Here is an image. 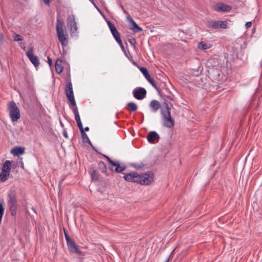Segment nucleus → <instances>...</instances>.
Listing matches in <instances>:
<instances>
[{
    "mask_svg": "<svg viewBox=\"0 0 262 262\" xmlns=\"http://www.w3.org/2000/svg\"><path fill=\"white\" fill-rule=\"evenodd\" d=\"M123 178L128 182L148 185L154 180V173L152 171H148L142 174H139L137 172H133L124 174Z\"/></svg>",
    "mask_w": 262,
    "mask_h": 262,
    "instance_id": "1",
    "label": "nucleus"
},
{
    "mask_svg": "<svg viewBox=\"0 0 262 262\" xmlns=\"http://www.w3.org/2000/svg\"><path fill=\"white\" fill-rule=\"evenodd\" d=\"M7 204L10 214L12 216H15L18 207V200L15 190L11 189L7 194Z\"/></svg>",
    "mask_w": 262,
    "mask_h": 262,
    "instance_id": "2",
    "label": "nucleus"
},
{
    "mask_svg": "<svg viewBox=\"0 0 262 262\" xmlns=\"http://www.w3.org/2000/svg\"><path fill=\"white\" fill-rule=\"evenodd\" d=\"M207 71L209 78L212 81L223 82L226 79L225 76L223 74L219 67H209Z\"/></svg>",
    "mask_w": 262,
    "mask_h": 262,
    "instance_id": "3",
    "label": "nucleus"
},
{
    "mask_svg": "<svg viewBox=\"0 0 262 262\" xmlns=\"http://www.w3.org/2000/svg\"><path fill=\"white\" fill-rule=\"evenodd\" d=\"M64 21L60 20L58 18L57 19L56 28L58 40L61 43L62 47L66 46L68 44V40L67 35L64 34L63 27L64 26Z\"/></svg>",
    "mask_w": 262,
    "mask_h": 262,
    "instance_id": "4",
    "label": "nucleus"
},
{
    "mask_svg": "<svg viewBox=\"0 0 262 262\" xmlns=\"http://www.w3.org/2000/svg\"><path fill=\"white\" fill-rule=\"evenodd\" d=\"M8 108L12 121H17L20 117V111L14 101L9 102Z\"/></svg>",
    "mask_w": 262,
    "mask_h": 262,
    "instance_id": "5",
    "label": "nucleus"
},
{
    "mask_svg": "<svg viewBox=\"0 0 262 262\" xmlns=\"http://www.w3.org/2000/svg\"><path fill=\"white\" fill-rule=\"evenodd\" d=\"M103 156L107 159V161L111 164V167L110 168L111 170L114 171L117 173H120L125 169L126 166L124 164H120L119 162L113 161L106 155H103Z\"/></svg>",
    "mask_w": 262,
    "mask_h": 262,
    "instance_id": "6",
    "label": "nucleus"
},
{
    "mask_svg": "<svg viewBox=\"0 0 262 262\" xmlns=\"http://www.w3.org/2000/svg\"><path fill=\"white\" fill-rule=\"evenodd\" d=\"M227 21L214 20L208 21L206 23V26L209 28L213 29H226L227 27Z\"/></svg>",
    "mask_w": 262,
    "mask_h": 262,
    "instance_id": "7",
    "label": "nucleus"
},
{
    "mask_svg": "<svg viewBox=\"0 0 262 262\" xmlns=\"http://www.w3.org/2000/svg\"><path fill=\"white\" fill-rule=\"evenodd\" d=\"M213 9L216 12H228L231 11L232 7L222 3H218L212 6Z\"/></svg>",
    "mask_w": 262,
    "mask_h": 262,
    "instance_id": "8",
    "label": "nucleus"
},
{
    "mask_svg": "<svg viewBox=\"0 0 262 262\" xmlns=\"http://www.w3.org/2000/svg\"><path fill=\"white\" fill-rule=\"evenodd\" d=\"M133 94L134 97L138 100L144 99L146 95V91L143 88H138L133 90Z\"/></svg>",
    "mask_w": 262,
    "mask_h": 262,
    "instance_id": "9",
    "label": "nucleus"
},
{
    "mask_svg": "<svg viewBox=\"0 0 262 262\" xmlns=\"http://www.w3.org/2000/svg\"><path fill=\"white\" fill-rule=\"evenodd\" d=\"M68 248L69 251L71 254H75L78 256L80 262H83V256L85 255L83 251L79 249L78 247H68Z\"/></svg>",
    "mask_w": 262,
    "mask_h": 262,
    "instance_id": "10",
    "label": "nucleus"
},
{
    "mask_svg": "<svg viewBox=\"0 0 262 262\" xmlns=\"http://www.w3.org/2000/svg\"><path fill=\"white\" fill-rule=\"evenodd\" d=\"M147 139L148 142L154 144L159 142L160 136L156 132L151 131L148 134Z\"/></svg>",
    "mask_w": 262,
    "mask_h": 262,
    "instance_id": "11",
    "label": "nucleus"
},
{
    "mask_svg": "<svg viewBox=\"0 0 262 262\" xmlns=\"http://www.w3.org/2000/svg\"><path fill=\"white\" fill-rule=\"evenodd\" d=\"M26 55L35 67L39 66V62L38 58L36 56L33 55L32 48H31L30 50L26 52Z\"/></svg>",
    "mask_w": 262,
    "mask_h": 262,
    "instance_id": "12",
    "label": "nucleus"
},
{
    "mask_svg": "<svg viewBox=\"0 0 262 262\" xmlns=\"http://www.w3.org/2000/svg\"><path fill=\"white\" fill-rule=\"evenodd\" d=\"M162 119L163 126L168 128H171L174 126L175 121L171 116L167 117L165 116V117H162Z\"/></svg>",
    "mask_w": 262,
    "mask_h": 262,
    "instance_id": "13",
    "label": "nucleus"
},
{
    "mask_svg": "<svg viewBox=\"0 0 262 262\" xmlns=\"http://www.w3.org/2000/svg\"><path fill=\"white\" fill-rule=\"evenodd\" d=\"M127 18L131 25L130 29L132 30L134 32L138 33L142 31V29L130 16H128Z\"/></svg>",
    "mask_w": 262,
    "mask_h": 262,
    "instance_id": "14",
    "label": "nucleus"
},
{
    "mask_svg": "<svg viewBox=\"0 0 262 262\" xmlns=\"http://www.w3.org/2000/svg\"><path fill=\"white\" fill-rule=\"evenodd\" d=\"M163 106L164 108H162L161 110V113L162 117H165V116H166L167 117L171 116L170 112L171 108L168 104L166 102H164Z\"/></svg>",
    "mask_w": 262,
    "mask_h": 262,
    "instance_id": "15",
    "label": "nucleus"
},
{
    "mask_svg": "<svg viewBox=\"0 0 262 262\" xmlns=\"http://www.w3.org/2000/svg\"><path fill=\"white\" fill-rule=\"evenodd\" d=\"M65 92L68 97H71V96H74L72 84L71 81H69L65 88Z\"/></svg>",
    "mask_w": 262,
    "mask_h": 262,
    "instance_id": "16",
    "label": "nucleus"
},
{
    "mask_svg": "<svg viewBox=\"0 0 262 262\" xmlns=\"http://www.w3.org/2000/svg\"><path fill=\"white\" fill-rule=\"evenodd\" d=\"M25 152V148L23 147H15L11 149V153L14 156H19L22 155Z\"/></svg>",
    "mask_w": 262,
    "mask_h": 262,
    "instance_id": "17",
    "label": "nucleus"
},
{
    "mask_svg": "<svg viewBox=\"0 0 262 262\" xmlns=\"http://www.w3.org/2000/svg\"><path fill=\"white\" fill-rule=\"evenodd\" d=\"M149 106L151 108V111L153 112L156 113L160 108L161 105L158 101L154 100L150 102V103L149 104Z\"/></svg>",
    "mask_w": 262,
    "mask_h": 262,
    "instance_id": "18",
    "label": "nucleus"
},
{
    "mask_svg": "<svg viewBox=\"0 0 262 262\" xmlns=\"http://www.w3.org/2000/svg\"><path fill=\"white\" fill-rule=\"evenodd\" d=\"M55 70L58 74H60L63 71V67L62 66V60L58 58L55 62Z\"/></svg>",
    "mask_w": 262,
    "mask_h": 262,
    "instance_id": "19",
    "label": "nucleus"
},
{
    "mask_svg": "<svg viewBox=\"0 0 262 262\" xmlns=\"http://www.w3.org/2000/svg\"><path fill=\"white\" fill-rule=\"evenodd\" d=\"M80 130L81 132V138L82 139V141L83 142L88 143V144L91 145V146L94 148V147L92 144V142H91L90 140L89 139L87 134L84 131V128L80 129Z\"/></svg>",
    "mask_w": 262,
    "mask_h": 262,
    "instance_id": "20",
    "label": "nucleus"
},
{
    "mask_svg": "<svg viewBox=\"0 0 262 262\" xmlns=\"http://www.w3.org/2000/svg\"><path fill=\"white\" fill-rule=\"evenodd\" d=\"M91 179L93 181H97L99 179V173L98 171L94 168H91L90 169Z\"/></svg>",
    "mask_w": 262,
    "mask_h": 262,
    "instance_id": "21",
    "label": "nucleus"
},
{
    "mask_svg": "<svg viewBox=\"0 0 262 262\" xmlns=\"http://www.w3.org/2000/svg\"><path fill=\"white\" fill-rule=\"evenodd\" d=\"M11 167L12 164L11 161L9 160H6L3 164L2 170H5L7 172L10 173Z\"/></svg>",
    "mask_w": 262,
    "mask_h": 262,
    "instance_id": "22",
    "label": "nucleus"
},
{
    "mask_svg": "<svg viewBox=\"0 0 262 262\" xmlns=\"http://www.w3.org/2000/svg\"><path fill=\"white\" fill-rule=\"evenodd\" d=\"M125 108L130 112H135L138 108V106L134 102H129L125 106Z\"/></svg>",
    "mask_w": 262,
    "mask_h": 262,
    "instance_id": "23",
    "label": "nucleus"
},
{
    "mask_svg": "<svg viewBox=\"0 0 262 262\" xmlns=\"http://www.w3.org/2000/svg\"><path fill=\"white\" fill-rule=\"evenodd\" d=\"M64 233L65 238L67 242L68 246H76L75 244V243H74L73 239L70 237L67 231H66V230L64 229Z\"/></svg>",
    "mask_w": 262,
    "mask_h": 262,
    "instance_id": "24",
    "label": "nucleus"
},
{
    "mask_svg": "<svg viewBox=\"0 0 262 262\" xmlns=\"http://www.w3.org/2000/svg\"><path fill=\"white\" fill-rule=\"evenodd\" d=\"M9 173L7 172L5 170H2L0 173V180L2 182L7 181L9 177Z\"/></svg>",
    "mask_w": 262,
    "mask_h": 262,
    "instance_id": "25",
    "label": "nucleus"
},
{
    "mask_svg": "<svg viewBox=\"0 0 262 262\" xmlns=\"http://www.w3.org/2000/svg\"><path fill=\"white\" fill-rule=\"evenodd\" d=\"M141 72L143 74L147 80L149 79L151 76L148 73L147 69L145 67H141L140 68Z\"/></svg>",
    "mask_w": 262,
    "mask_h": 262,
    "instance_id": "26",
    "label": "nucleus"
},
{
    "mask_svg": "<svg viewBox=\"0 0 262 262\" xmlns=\"http://www.w3.org/2000/svg\"><path fill=\"white\" fill-rule=\"evenodd\" d=\"M147 81L152 85V86L156 90V91L160 94L162 93L161 90L160 88H159L156 83H155L154 80L150 77L149 79L147 80Z\"/></svg>",
    "mask_w": 262,
    "mask_h": 262,
    "instance_id": "27",
    "label": "nucleus"
},
{
    "mask_svg": "<svg viewBox=\"0 0 262 262\" xmlns=\"http://www.w3.org/2000/svg\"><path fill=\"white\" fill-rule=\"evenodd\" d=\"M99 168L101 170L102 172L105 173L107 176L108 174L107 173L106 167L105 163L102 161H100L98 163Z\"/></svg>",
    "mask_w": 262,
    "mask_h": 262,
    "instance_id": "28",
    "label": "nucleus"
},
{
    "mask_svg": "<svg viewBox=\"0 0 262 262\" xmlns=\"http://www.w3.org/2000/svg\"><path fill=\"white\" fill-rule=\"evenodd\" d=\"M112 35H113L114 38L116 40L117 42H121V37L120 35V33L118 31L117 29L115 30L114 31L111 32Z\"/></svg>",
    "mask_w": 262,
    "mask_h": 262,
    "instance_id": "29",
    "label": "nucleus"
},
{
    "mask_svg": "<svg viewBox=\"0 0 262 262\" xmlns=\"http://www.w3.org/2000/svg\"><path fill=\"white\" fill-rule=\"evenodd\" d=\"M209 48H210V46L206 44L204 41H201L199 43L198 48L201 50H205L209 49Z\"/></svg>",
    "mask_w": 262,
    "mask_h": 262,
    "instance_id": "30",
    "label": "nucleus"
},
{
    "mask_svg": "<svg viewBox=\"0 0 262 262\" xmlns=\"http://www.w3.org/2000/svg\"><path fill=\"white\" fill-rule=\"evenodd\" d=\"M75 120L77 122V126H78L79 129H83L82 124L81 123L79 114H77V115H75Z\"/></svg>",
    "mask_w": 262,
    "mask_h": 262,
    "instance_id": "31",
    "label": "nucleus"
},
{
    "mask_svg": "<svg viewBox=\"0 0 262 262\" xmlns=\"http://www.w3.org/2000/svg\"><path fill=\"white\" fill-rule=\"evenodd\" d=\"M131 165L138 170L143 168L144 166V164L143 163H140V164L132 163Z\"/></svg>",
    "mask_w": 262,
    "mask_h": 262,
    "instance_id": "32",
    "label": "nucleus"
},
{
    "mask_svg": "<svg viewBox=\"0 0 262 262\" xmlns=\"http://www.w3.org/2000/svg\"><path fill=\"white\" fill-rule=\"evenodd\" d=\"M67 20L68 24H69L70 25L72 23H74V22H75V16L73 15L69 16Z\"/></svg>",
    "mask_w": 262,
    "mask_h": 262,
    "instance_id": "33",
    "label": "nucleus"
},
{
    "mask_svg": "<svg viewBox=\"0 0 262 262\" xmlns=\"http://www.w3.org/2000/svg\"><path fill=\"white\" fill-rule=\"evenodd\" d=\"M23 37L19 34H15L14 35V41H20L23 40Z\"/></svg>",
    "mask_w": 262,
    "mask_h": 262,
    "instance_id": "34",
    "label": "nucleus"
},
{
    "mask_svg": "<svg viewBox=\"0 0 262 262\" xmlns=\"http://www.w3.org/2000/svg\"><path fill=\"white\" fill-rule=\"evenodd\" d=\"M69 101L70 102L71 105L72 106H75L76 104V102L74 99V96H71V97H68Z\"/></svg>",
    "mask_w": 262,
    "mask_h": 262,
    "instance_id": "35",
    "label": "nucleus"
},
{
    "mask_svg": "<svg viewBox=\"0 0 262 262\" xmlns=\"http://www.w3.org/2000/svg\"><path fill=\"white\" fill-rule=\"evenodd\" d=\"M71 30L73 31H77V25L76 21L74 23H72L70 25Z\"/></svg>",
    "mask_w": 262,
    "mask_h": 262,
    "instance_id": "36",
    "label": "nucleus"
},
{
    "mask_svg": "<svg viewBox=\"0 0 262 262\" xmlns=\"http://www.w3.org/2000/svg\"><path fill=\"white\" fill-rule=\"evenodd\" d=\"M72 111H73V112L74 115H77V114H79L78 108L76 105V104H75V106H73Z\"/></svg>",
    "mask_w": 262,
    "mask_h": 262,
    "instance_id": "37",
    "label": "nucleus"
},
{
    "mask_svg": "<svg viewBox=\"0 0 262 262\" xmlns=\"http://www.w3.org/2000/svg\"><path fill=\"white\" fill-rule=\"evenodd\" d=\"M128 41L133 46H134L136 43V41L135 38L129 39Z\"/></svg>",
    "mask_w": 262,
    "mask_h": 262,
    "instance_id": "38",
    "label": "nucleus"
},
{
    "mask_svg": "<svg viewBox=\"0 0 262 262\" xmlns=\"http://www.w3.org/2000/svg\"><path fill=\"white\" fill-rule=\"evenodd\" d=\"M177 248H178V247H176V248L172 250V251L171 252L169 257L167 258V259L165 261V262H169V261L171 255H172L173 253L177 250Z\"/></svg>",
    "mask_w": 262,
    "mask_h": 262,
    "instance_id": "39",
    "label": "nucleus"
},
{
    "mask_svg": "<svg viewBox=\"0 0 262 262\" xmlns=\"http://www.w3.org/2000/svg\"><path fill=\"white\" fill-rule=\"evenodd\" d=\"M109 28L110 29V31L111 32L114 31L115 30H117L116 28L114 25H112V26H110L109 27Z\"/></svg>",
    "mask_w": 262,
    "mask_h": 262,
    "instance_id": "40",
    "label": "nucleus"
},
{
    "mask_svg": "<svg viewBox=\"0 0 262 262\" xmlns=\"http://www.w3.org/2000/svg\"><path fill=\"white\" fill-rule=\"evenodd\" d=\"M48 63L49 65L50 66V67L52 66V60L49 56L48 57Z\"/></svg>",
    "mask_w": 262,
    "mask_h": 262,
    "instance_id": "41",
    "label": "nucleus"
},
{
    "mask_svg": "<svg viewBox=\"0 0 262 262\" xmlns=\"http://www.w3.org/2000/svg\"><path fill=\"white\" fill-rule=\"evenodd\" d=\"M3 35L2 33L0 32V45H2L3 43Z\"/></svg>",
    "mask_w": 262,
    "mask_h": 262,
    "instance_id": "42",
    "label": "nucleus"
},
{
    "mask_svg": "<svg viewBox=\"0 0 262 262\" xmlns=\"http://www.w3.org/2000/svg\"><path fill=\"white\" fill-rule=\"evenodd\" d=\"M252 23L251 21L247 22L245 24V26L247 28H248L251 26Z\"/></svg>",
    "mask_w": 262,
    "mask_h": 262,
    "instance_id": "43",
    "label": "nucleus"
},
{
    "mask_svg": "<svg viewBox=\"0 0 262 262\" xmlns=\"http://www.w3.org/2000/svg\"><path fill=\"white\" fill-rule=\"evenodd\" d=\"M63 136H64L66 138H67V139H68V134H67V131H66V130H63Z\"/></svg>",
    "mask_w": 262,
    "mask_h": 262,
    "instance_id": "44",
    "label": "nucleus"
},
{
    "mask_svg": "<svg viewBox=\"0 0 262 262\" xmlns=\"http://www.w3.org/2000/svg\"><path fill=\"white\" fill-rule=\"evenodd\" d=\"M118 43L120 45V46L121 48V49L124 50V46H123V45L122 43V40L121 39V42H118Z\"/></svg>",
    "mask_w": 262,
    "mask_h": 262,
    "instance_id": "45",
    "label": "nucleus"
},
{
    "mask_svg": "<svg viewBox=\"0 0 262 262\" xmlns=\"http://www.w3.org/2000/svg\"><path fill=\"white\" fill-rule=\"evenodd\" d=\"M118 43L120 45V46L121 48V49L124 50V46H123V45L122 43V40L121 39V42H118Z\"/></svg>",
    "mask_w": 262,
    "mask_h": 262,
    "instance_id": "46",
    "label": "nucleus"
},
{
    "mask_svg": "<svg viewBox=\"0 0 262 262\" xmlns=\"http://www.w3.org/2000/svg\"><path fill=\"white\" fill-rule=\"evenodd\" d=\"M43 1L47 5H49L50 3V0H43Z\"/></svg>",
    "mask_w": 262,
    "mask_h": 262,
    "instance_id": "47",
    "label": "nucleus"
},
{
    "mask_svg": "<svg viewBox=\"0 0 262 262\" xmlns=\"http://www.w3.org/2000/svg\"><path fill=\"white\" fill-rule=\"evenodd\" d=\"M166 97L170 100H173V98L171 96H170V95H167V96H166Z\"/></svg>",
    "mask_w": 262,
    "mask_h": 262,
    "instance_id": "48",
    "label": "nucleus"
},
{
    "mask_svg": "<svg viewBox=\"0 0 262 262\" xmlns=\"http://www.w3.org/2000/svg\"><path fill=\"white\" fill-rule=\"evenodd\" d=\"M107 25H108V26L109 27L110 26H112L113 24L111 23V21H107Z\"/></svg>",
    "mask_w": 262,
    "mask_h": 262,
    "instance_id": "49",
    "label": "nucleus"
},
{
    "mask_svg": "<svg viewBox=\"0 0 262 262\" xmlns=\"http://www.w3.org/2000/svg\"><path fill=\"white\" fill-rule=\"evenodd\" d=\"M90 129L89 127L88 126H86L84 128V131H89Z\"/></svg>",
    "mask_w": 262,
    "mask_h": 262,
    "instance_id": "50",
    "label": "nucleus"
},
{
    "mask_svg": "<svg viewBox=\"0 0 262 262\" xmlns=\"http://www.w3.org/2000/svg\"><path fill=\"white\" fill-rule=\"evenodd\" d=\"M61 183H62V181H60L59 182V187H60L61 185Z\"/></svg>",
    "mask_w": 262,
    "mask_h": 262,
    "instance_id": "51",
    "label": "nucleus"
},
{
    "mask_svg": "<svg viewBox=\"0 0 262 262\" xmlns=\"http://www.w3.org/2000/svg\"><path fill=\"white\" fill-rule=\"evenodd\" d=\"M132 62L134 65H136V63L133 60H132Z\"/></svg>",
    "mask_w": 262,
    "mask_h": 262,
    "instance_id": "52",
    "label": "nucleus"
},
{
    "mask_svg": "<svg viewBox=\"0 0 262 262\" xmlns=\"http://www.w3.org/2000/svg\"><path fill=\"white\" fill-rule=\"evenodd\" d=\"M32 210H33V211H34L35 212H36V211H35V209H34V208H32Z\"/></svg>",
    "mask_w": 262,
    "mask_h": 262,
    "instance_id": "53",
    "label": "nucleus"
},
{
    "mask_svg": "<svg viewBox=\"0 0 262 262\" xmlns=\"http://www.w3.org/2000/svg\"><path fill=\"white\" fill-rule=\"evenodd\" d=\"M121 7H122V9H123V10L124 11V12H125V10H124V9H123V7L122 6Z\"/></svg>",
    "mask_w": 262,
    "mask_h": 262,
    "instance_id": "54",
    "label": "nucleus"
}]
</instances>
